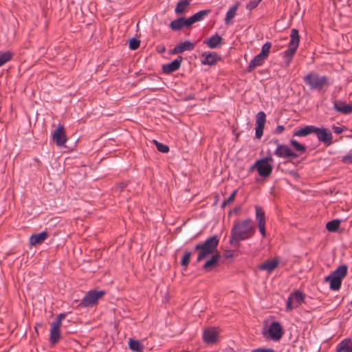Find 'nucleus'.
I'll return each instance as SVG.
<instances>
[{"label": "nucleus", "mask_w": 352, "mask_h": 352, "mask_svg": "<svg viewBox=\"0 0 352 352\" xmlns=\"http://www.w3.org/2000/svg\"><path fill=\"white\" fill-rule=\"evenodd\" d=\"M255 233V228L250 219L234 223L231 230L230 244L238 248L240 241H245L252 238Z\"/></svg>", "instance_id": "nucleus-1"}, {"label": "nucleus", "mask_w": 352, "mask_h": 352, "mask_svg": "<svg viewBox=\"0 0 352 352\" xmlns=\"http://www.w3.org/2000/svg\"><path fill=\"white\" fill-rule=\"evenodd\" d=\"M219 244V239L217 236L209 237L203 243L197 244L195 250L197 252V261L200 262L208 256L214 254Z\"/></svg>", "instance_id": "nucleus-2"}, {"label": "nucleus", "mask_w": 352, "mask_h": 352, "mask_svg": "<svg viewBox=\"0 0 352 352\" xmlns=\"http://www.w3.org/2000/svg\"><path fill=\"white\" fill-rule=\"evenodd\" d=\"M304 82L311 90L320 91L330 85L329 78L325 76H320L316 72H309L303 78Z\"/></svg>", "instance_id": "nucleus-3"}, {"label": "nucleus", "mask_w": 352, "mask_h": 352, "mask_svg": "<svg viewBox=\"0 0 352 352\" xmlns=\"http://www.w3.org/2000/svg\"><path fill=\"white\" fill-rule=\"evenodd\" d=\"M348 267L346 265L339 266L331 274L324 277V282L329 283V288L333 291L340 289L342 280L346 276Z\"/></svg>", "instance_id": "nucleus-4"}, {"label": "nucleus", "mask_w": 352, "mask_h": 352, "mask_svg": "<svg viewBox=\"0 0 352 352\" xmlns=\"http://www.w3.org/2000/svg\"><path fill=\"white\" fill-rule=\"evenodd\" d=\"M290 41L288 45V49L283 52L285 63L289 66L292 60L293 56L296 54L300 43V36L298 31L293 28L290 32Z\"/></svg>", "instance_id": "nucleus-5"}, {"label": "nucleus", "mask_w": 352, "mask_h": 352, "mask_svg": "<svg viewBox=\"0 0 352 352\" xmlns=\"http://www.w3.org/2000/svg\"><path fill=\"white\" fill-rule=\"evenodd\" d=\"M273 162L274 160L272 157L270 155L267 156L265 158L256 160L250 169H256L261 177H267L272 172Z\"/></svg>", "instance_id": "nucleus-6"}, {"label": "nucleus", "mask_w": 352, "mask_h": 352, "mask_svg": "<svg viewBox=\"0 0 352 352\" xmlns=\"http://www.w3.org/2000/svg\"><path fill=\"white\" fill-rule=\"evenodd\" d=\"M65 317L66 314L61 313L50 324L49 341L52 345H55L60 338V327L62 321Z\"/></svg>", "instance_id": "nucleus-7"}, {"label": "nucleus", "mask_w": 352, "mask_h": 352, "mask_svg": "<svg viewBox=\"0 0 352 352\" xmlns=\"http://www.w3.org/2000/svg\"><path fill=\"white\" fill-rule=\"evenodd\" d=\"M105 294L103 290H90L89 291L81 300V305L83 307H89L97 303L98 300L102 298Z\"/></svg>", "instance_id": "nucleus-8"}, {"label": "nucleus", "mask_w": 352, "mask_h": 352, "mask_svg": "<svg viewBox=\"0 0 352 352\" xmlns=\"http://www.w3.org/2000/svg\"><path fill=\"white\" fill-rule=\"evenodd\" d=\"M305 298V294L300 291L292 293L286 302V310L291 311L298 307L304 302Z\"/></svg>", "instance_id": "nucleus-9"}, {"label": "nucleus", "mask_w": 352, "mask_h": 352, "mask_svg": "<svg viewBox=\"0 0 352 352\" xmlns=\"http://www.w3.org/2000/svg\"><path fill=\"white\" fill-rule=\"evenodd\" d=\"M314 133L317 135L318 140L325 145L330 146L333 143V135L330 130L316 126Z\"/></svg>", "instance_id": "nucleus-10"}, {"label": "nucleus", "mask_w": 352, "mask_h": 352, "mask_svg": "<svg viewBox=\"0 0 352 352\" xmlns=\"http://www.w3.org/2000/svg\"><path fill=\"white\" fill-rule=\"evenodd\" d=\"M274 155L281 158H296L298 156V155L293 151L287 145L280 144H278L274 151Z\"/></svg>", "instance_id": "nucleus-11"}, {"label": "nucleus", "mask_w": 352, "mask_h": 352, "mask_svg": "<svg viewBox=\"0 0 352 352\" xmlns=\"http://www.w3.org/2000/svg\"><path fill=\"white\" fill-rule=\"evenodd\" d=\"M53 140L60 147H65L67 142V137L63 125L59 124L57 129L52 133Z\"/></svg>", "instance_id": "nucleus-12"}, {"label": "nucleus", "mask_w": 352, "mask_h": 352, "mask_svg": "<svg viewBox=\"0 0 352 352\" xmlns=\"http://www.w3.org/2000/svg\"><path fill=\"white\" fill-rule=\"evenodd\" d=\"M268 332L273 340L278 341L283 336V328L278 322L274 321L271 323Z\"/></svg>", "instance_id": "nucleus-13"}, {"label": "nucleus", "mask_w": 352, "mask_h": 352, "mask_svg": "<svg viewBox=\"0 0 352 352\" xmlns=\"http://www.w3.org/2000/svg\"><path fill=\"white\" fill-rule=\"evenodd\" d=\"M219 331L216 327H211L206 329L203 333V340L207 344L214 343L219 336Z\"/></svg>", "instance_id": "nucleus-14"}, {"label": "nucleus", "mask_w": 352, "mask_h": 352, "mask_svg": "<svg viewBox=\"0 0 352 352\" xmlns=\"http://www.w3.org/2000/svg\"><path fill=\"white\" fill-rule=\"evenodd\" d=\"M221 59L216 52H206L201 54V64L205 65H214Z\"/></svg>", "instance_id": "nucleus-15"}, {"label": "nucleus", "mask_w": 352, "mask_h": 352, "mask_svg": "<svg viewBox=\"0 0 352 352\" xmlns=\"http://www.w3.org/2000/svg\"><path fill=\"white\" fill-rule=\"evenodd\" d=\"M182 61V57L178 56L177 58L174 59L172 62L163 65H162V71L165 74H170L173 72L177 71L181 66V63Z\"/></svg>", "instance_id": "nucleus-16"}, {"label": "nucleus", "mask_w": 352, "mask_h": 352, "mask_svg": "<svg viewBox=\"0 0 352 352\" xmlns=\"http://www.w3.org/2000/svg\"><path fill=\"white\" fill-rule=\"evenodd\" d=\"M195 44L194 43L186 41L175 46L171 51V54H177L183 53L185 51H191L195 48Z\"/></svg>", "instance_id": "nucleus-17"}, {"label": "nucleus", "mask_w": 352, "mask_h": 352, "mask_svg": "<svg viewBox=\"0 0 352 352\" xmlns=\"http://www.w3.org/2000/svg\"><path fill=\"white\" fill-rule=\"evenodd\" d=\"M333 107L336 111L343 114H350L352 113V104H346L341 100H335L333 102Z\"/></svg>", "instance_id": "nucleus-18"}, {"label": "nucleus", "mask_w": 352, "mask_h": 352, "mask_svg": "<svg viewBox=\"0 0 352 352\" xmlns=\"http://www.w3.org/2000/svg\"><path fill=\"white\" fill-rule=\"evenodd\" d=\"M48 236V233L45 231L32 234L30 237V244L31 245H36L38 244H41L46 240Z\"/></svg>", "instance_id": "nucleus-19"}, {"label": "nucleus", "mask_w": 352, "mask_h": 352, "mask_svg": "<svg viewBox=\"0 0 352 352\" xmlns=\"http://www.w3.org/2000/svg\"><path fill=\"white\" fill-rule=\"evenodd\" d=\"M169 26L173 30L175 31L179 30L184 27H190L188 22V19H185L184 17H180L171 21Z\"/></svg>", "instance_id": "nucleus-20"}, {"label": "nucleus", "mask_w": 352, "mask_h": 352, "mask_svg": "<svg viewBox=\"0 0 352 352\" xmlns=\"http://www.w3.org/2000/svg\"><path fill=\"white\" fill-rule=\"evenodd\" d=\"M223 38L217 34L210 36L209 38L205 40L204 43L207 45L211 49L217 48L222 43Z\"/></svg>", "instance_id": "nucleus-21"}, {"label": "nucleus", "mask_w": 352, "mask_h": 352, "mask_svg": "<svg viewBox=\"0 0 352 352\" xmlns=\"http://www.w3.org/2000/svg\"><path fill=\"white\" fill-rule=\"evenodd\" d=\"M210 13L209 10H200L195 14L188 18V22L190 27L196 22L201 21L204 18Z\"/></svg>", "instance_id": "nucleus-22"}, {"label": "nucleus", "mask_w": 352, "mask_h": 352, "mask_svg": "<svg viewBox=\"0 0 352 352\" xmlns=\"http://www.w3.org/2000/svg\"><path fill=\"white\" fill-rule=\"evenodd\" d=\"M219 254L216 252L214 254H212L210 259L207 261L204 266L203 269L207 272L211 271L214 267H215L219 262Z\"/></svg>", "instance_id": "nucleus-23"}, {"label": "nucleus", "mask_w": 352, "mask_h": 352, "mask_svg": "<svg viewBox=\"0 0 352 352\" xmlns=\"http://www.w3.org/2000/svg\"><path fill=\"white\" fill-rule=\"evenodd\" d=\"M336 352H352V340L349 338L342 340L338 344Z\"/></svg>", "instance_id": "nucleus-24"}, {"label": "nucleus", "mask_w": 352, "mask_h": 352, "mask_svg": "<svg viewBox=\"0 0 352 352\" xmlns=\"http://www.w3.org/2000/svg\"><path fill=\"white\" fill-rule=\"evenodd\" d=\"M265 60L266 58L261 56V54H257L254 57L253 59L251 60L250 63H249L248 71L252 72L256 67L262 65Z\"/></svg>", "instance_id": "nucleus-25"}, {"label": "nucleus", "mask_w": 352, "mask_h": 352, "mask_svg": "<svg viewBox=\"0 0 352 352\" xmlns=\"http://www.w3.org/2000/svg\"><path fill=\"white\" fill-rule=\"evenodd\" d=\"M278 264L277 260H267L259 266V269L270 273L277 267Z\"/></svg>", "instance_id": "nucleus-26"}, {"label": "nucleus", "mask_w": 352, "mask_h": 352, "mask_svg": "<svg viewBox=\"0 0 352 352\" xmlns=\"http://www.w3.org/2000/svg\"><path fill=\"white\" fill-rule=\"evenodd\" d=\"M316 126L314 125H307L302 129L296 131L294 133V136L305 137L311 133H314Z\"/></svg>", "instance_id": "nucleus-27"}, {"label": "nucleus", "mask_w": 352, "mask_h": 352, "mask_svg": "<svg viewBox=\"0 0 352 352\" xmlns=\"http://www.w3.org/2000/svg\"><path fill=\"white\" fill-rule=\"evenodd\" d=\"M238 8L239 3H235L234 5L231 6L228 11L226 12V17L224 19L225 23L226 25H229L232 22V20L234 18L236 15Z\"/></svg>", "instance_id": "nucleus-28"}, {"label": "nucleus", "mask_w": 352, "mask_h": 352, "mask_svg": "<svg viewBox=\"0 0 352 352\" xmlns=\"http://www.w3.org/2000/svg\"><path fill=\"white\" fill-rule=\"evenodd\" d=\"M192 0H180L175 9L176 14H181L187 9Z\"/></svg>", "instance_id": "nucleus-29"}, {"label": "nucleus", "mask_w": 352, "mask_h": 352, "mask_svg": "<svg viewBox=\"0 0 352 352\" xmlns=\"http://www.w3.org/2000/svg\"><path fill=\"white\" fill-rule=\"evenodd\" d=\"M256 220L258 225L265 224V214L264 210L259 206H256Z\"/></svg>", "instance_id": "nucleus-30"}, {"label": "nucleus", "mask_w": 352, "mask_h": 352, "mask_svg": "<svg viewBox=\"0 0 352 352\" xmlns=\"http://www.w3.org/2000/svg\"><path fill=\"white\" fill-rule=\"evenodd\" d=\"M129 346L130 349L135 352H142L144 349V346L140 341L133 339L129 340Z\"/></svg>", "instance_id": "nucleus-31"}, {"label": "nucleus", "mask_w": 352, "mask_h": 352, "mask_svg": "<svg viewBox=\"0 0 352 352\" xmlns=\"http://www.w3.org/2000/svg\"><path fill=\"white\" fill-rule=\"evenodd\" d=\"M13 57L10 51L0 52V67L10 61Z\"/></svg>", "instance_id": "nucleus-32"}, {"label": "nucleus", "mask_w": 352, "mask_h": 352, "mask_svg": "<svg viewBox=\"0 0 352 352\" xmlns=\"http://www.w3.org/2000/svg\"><path fill=\"white\" fill-rule=\"evenodd\" d=\"M290 144L294 148L295 151L298 153L297 154L298 155L304 153L306 151V148L302 144L297 142L296 140L292 139L290 140Z\"/></svg>", "instance_id": "nucleus-33"}, {"label": "nucleus", "mask_w": 352, "mask_h": 352, "mask_svg": "<svg viewBox=\"0 0 352 352\" xmlns=\"http://www.w3.org/2000/svg\"><path fill=\"white\" fill-rule=\"evenodd\" d=\"M340 225V220L334 219L329 221L326 224V228L330 232H336L338 230Z\"/></svg>", "instance_id": "nucleus-34"}, {"label": "nucleus", "mask_w": 352, "mask_h": 352, "mask_svg": "<svg viewBox=\"0 0 352 352\" xmlns=\"http://www.w3.org/2000/svg\"><path fill=\"white\" fill-rule=\"evenodd\" d=\"M266 115L263 111H259L256 116V126H265Z\"/></svg>", "instance_id": "nucleus-35"}, {"label": "nucleus", "mask_w": 352, "mask_h": 352, "mask_svg": "<svg viewBox=\"0 0 352 352\" xmlns=\"http://www.w3.org/2000/svg\"><path fill=\"white\" fill-rule=\"evenodd\" d=\"M271 47L272 43L270 42H266L264 45H263L261 47V51L259 53V54H261V56H263L267 59L270 54Z\"/></svg>", "instance_id": "nucleus-36"}, {"label": "nucleus", "mask_w": 352, "mask_h": 352, "mask_svg": "<svg viewBox=\"0 0 352 352\" xmlns=\"http://www.w3.org/2000/svg\"><path fill=\"white\" fill-rule=\"evenodd\" d=\"M157 150L163 153H166L169 151V148L167 145L158 142L157 140H153Z\"/></svg>", "instance_id": "nucleus-37"}, {"label": "nucleus", "mask_w": 352, "mask_h": 352, "mask_svg": "<svg viewBox=\"0 0 352 352\" xmlns=\"http://www.w3.org/2000/svg\"><path fill=\"white\" fill-rule=\"evenodd\" d=\"M140 41L135 38H132L129 41V48L132 50H137L140 47Z\"/></svg>", "instance_id": "nucleus-38"}, {"label": "nucleus", "mask_w": 352, "mask_h": 352, "mask_svg": "<svg viewBox=\"0 0 352 352\" xmlns=\"http://www.w3.org/2000/svg\"><path fill=\"white\" fill-rule=\"evenodd\" d=\"M191 252H186L182 257L181 263L184 266H187L189 263L190 256H191Z\"/></svg>", "instance_id": "nucleus-39"}, {"label": "nucleus", "mask_w": 352, "mask_h": 352, "mask_svg": "<svg viewBox=\"0 0 352 352\" xmlns=\"http://www.w3.org/2000/svg\"><path fill=\"white\" fill-rule=\"evenodd\" d=\"M262 0H250L246 5V9L252 10L254 9Z\"/></svg>", "instance_id": "nucleus-40"}, {"label": "nucleus", "mask_w": 352, "mask_h": 352, "mask_svg": "<svg viewBox=\"0 0 352 352\" xmlns=\"http://www.w3.org/2000/svg\"><path fill=\"white\" fill-rule=\"evenodd\" d=\"M236 193H237V190H234L232 192V193L230 195V197L227 199L223 201V202L222 204V207H225L226 205H228L230 203H231L232 201H233L234 199H235Z\"/></svg>", "instance_id": "nucleus-41"}, {"label": "nucleus", "mask_w": 352, "mask_h": 352, "mask_svg": "<svg viewBox=\"0 0 352 352\" xmlns=\"http://www.w3.org/2000/svg\"><path fill=\"white\" fill-rule=\"evenodd\" d=\"M342 162L346 164H352V153L343 156L342 157Z\"/></svg>", "instance_id": "nucleus-42"}, {"label": "nucleus", "mask_w": 352, "mask_h": 352, "mask_svg": "<svg viewBox=\"0 0 352 352\" xmlns=\"http://www.w3.org/2000/svg\"><path fill=\"white\" fill-rule=\"evenodd\" d=\"M264 126H256L255 135L257 138H261L263 134Z\"/></svg>", "instance_id": "nucleus-43"}, {"label": "nucleus", "mask_w": 352, "mask_h": 352, "mask_svg": "<svg viewBox=\"0 0 352 352\" xmlns=\"http://www.w3.org/2000/svg\"><path fill=\"white\" fill-rule=\"evenodd\" d=\"M258 227L261 234L265 238L266 236L265 224L258 225Z\"/></svg>", "instance_id": "nucleus-44"}, {"label": "nucleus", "mask_w": 352, "mask_h": 352, "mask_svg": "<svg viewBox=\"0 0 352 352\" xmlns=\"http://www.w3.org/2000/svg\"><path fill=\"white\" fill-rule=\"evenodd\" d=\"M283 131L284 126L283 125H278L275 129V133H281Z\"/></svg>", "instance_id": "nucleus-45"}, {"label": "nucleus", "mask_w": 352, "mask_h": 352, "mask_svg": "<svg viewBox=\"0 0 352 352\" xmlns=\"http://www.w3.org/2000/svg\"><path fill=\"white\" fill-rule=\"evenodd\" d=\"M333 131L336 133L337 134H340L341 133H342L343 131V129L342 127H340V126H336L333 128Z\"/></svg>", "instance_id": "nucleus-46"}, {"label": "nucleus", "mask_w": 352, "mask_h": 352, "mask_svg": "<svg viewBox=\"0 0 352 352\" xmlns=\"http://www.w3.org/2000/svg\"><path fill=\"white\" fill-rule=\"evenodd\" d=\"M157 50H158V52L163 53L165 52L166 49L164 46L162 47V48H160V47H157Z\"/></svg>", "instance_id": "nucleus-47"}, {"label": "nucleus", "mask_w": 352, "mask_h": 352, "mask_svg": "<svg viewBox=\"0 0 352 352\" xmlns=\"http://www.w3.org/2000/svg\"><path fill=\"white\" fill-rule=\"evenodd\" d=\"M263 352H274L272 349H262Z\"/></svg>", "instance_id": "nucleus-48"}, {"label": "nucleus", "mask_w": 352, "mask_h": 352, "mask_svg": "<svg viewBox=\"0 0 352 352\" xmlns=\"http://www.w3.org/2000/svg\"><path fill=\"white\" fill-rule=\"evenodd\" d=\"M232 256V254L230 251H229V252H227L226 253V255H225V256H226V258L231 257Z\"/></svg>", "instance_id": "nucleus-49"}, {"label": "nucleus", "mask_w": 352, "mask_h": 352, "mask_svg": "<svg viewBox=\"0 0 352 352\" xmlns=\"http://www.w3.org/2000/svg\"><path fill=\"white\" fill-rule=\"evenodd\" d=\"M252 352H263L262 349H254Z\"/></svg>", "instance_id": "nucleus-50"}]
</instances>
